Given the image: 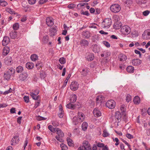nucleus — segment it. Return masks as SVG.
Instances as JSON below:
<instances>
[{
	"label": "nucleus",
	"instance_id": "obj_16",
	"mask_svg": "<svg viewBox=\"0 0 150 150\" xmlns=\"http://www.w3.org/2000/svg\"><path fill=\"white\" fill-rule=\"evenodd\" d=\"M54 24V19L53 18L51 17H47V26H51Z\"/></svg>",
	"mask_w": 150,
	"mask_h": 150
},
{
	"label": "nucleus",
	"instance_id": "obj_57",
	"mask_svg": "<svg viewBox=\"0 0 150 150\" xmlns=\"http://www.w3.org/2000/svg\"><path fill=\"white\" fill-rule=\"evenodd\" d=\"M52 124L53 126H57L59 125V122L56 121H53L52 122Z\"/></svg>",
	"mask_w": 150,
	"mask_h": 150
},
{
	"label": "nucleus",
	"instance_id": "obj_9",
	"mask_svg": "<svg viewBox=\"0 0 150 150\" xmlns=\"http://www.w3.org/2000/svg\"><path fill=\"white\" fill-rule=\"evenodd\" d=\"M4 62L6 65H11L13 63V60L11 57L8 56L4 59Z\"/></svg>",
	"mask_w": 150,
	"mask_h": 150
},
{
	"label": "nucleus",
	"instance_id": "obj_7",
	"mask_svg": "<svg viewBox=\"0 0 150 150\" xmlns=\"http://www.w3.org/2000/svg\"><path fill=\"white\" fill-rule=\"evenodd\" d=\"M143 38L145 40H148L150 39V29H148L144 32L142 35Z\"/></svg>",
	"mask_w": 150,
	"mask_h": 150
},
{
	"label": "nucleus",
	"instance_id": "obj_53",
	"mask_svg": "<svg viewBox=\"0 0 150 150\" xmlns=\"http://www.w3.org/2000/svg\"><path fill=\"white\" fill-rule=\"evenodd\" d=\"M113 20L114 22L117 21H120L119 16H113Z\"/></svg>",
	"mask_w": 150,
	"mask_h": 150
},
{
	"label": "nucleus",
	"instance_id": "obj_62",
	"mask_svg": "<svg viewBox=\"0 0 150 150\" xmlns=\"http://www.w3.org/2000/svg\"><path fill=\"white\" fill-rule=\"evenodd\" d=\"M46 118H45L44 117L40 116H38L37 117V119L38 120H45Z\"/></svg>",
	"mask_w": 150,
	"mask_h": 150
},
{
	"label": "nucleus",
	"instance_id": "obj_41",
	"mask_svg": "<svg viewBox=\"0 0 150 150\" xmlns=\"http://www.w3.org/2000/svg\"><path fill=\"white\" fill-rule=\"evenodd\" d=\"M77 98V97L75 94L73 95L72 96L70 99V102L71 103H74L76 101Z\"/></svg>",
	"mask_w": 150,
	"mask_h": 150
},
{
	"label": "nucleus",
	"instance_id": "obj_14",
	"mask_svg": "<svg viewBox=\"0 0 150 150\" xmlns=\"http://www.w3.org/2000/svg\"><path fill=\"white\" fill-rule=\"evenodd\" d=\"M111 53L109 51L105 50L102 52V53L101 54V57L107 58L110 55Z\"/></svg>",
	"mask_w": 150,
	"mask_h": 150
},
{
	"label": "nucleus",
	"instance_id": "obj_30",
	"mask_svg": "<svg viewBox=\"0 0 150 150\" xmlns=\"http://www.w3.org/2000/svg\"><path fill=\"white\" fill-rule=\"evenodd\" d=\"M9 48L6 47H4L3 49V55L4 56L7 55L9 53Z\"/></svg>",
	"mask_w": 150,
	"mask_h": 150
},
{
	"label": "nucleus",
	"instance_id": "obj_60",
	"mask_svg": "<svg viewBox=\"0 0 150 150\" xmlns=\"http://www.w3.org/2000/svg\"><path fill=\"white\" fill-rule=\"evenodd\" d=\"M150 13V11L148 10H146L144 11L143 12V14L145 16H146L149 14Z\"/></svg>",
	"mask_w": 150,
	"mask_h": 150
},
{
	"label": "nucleus",
	"instance_id": "obj_25",
	"mask_svg": "<svg viewBox=\"0 0 150 150\" xmlns=\"http://www.w3.org/2000/svg\"><path fill=\"white\" fill-rule=\"evenodd\" d=\"M93 113L96 117H98L101 116V113L100 111L97 109H95L93 110Z\"/></svg>",
	"mask_w": 150,
	"mask_h": 150
},
{
	"label": "nucleus",
	"instance_id": "obj_26",
	"mask_svg": "<svg viewBox=\"0 0 150 150\" xmlns=\"http://www.w3.org/2000/svg\"><path fill=\"white\" fill-rule=\"evenodd\" d=\"M80 44L81 46L86 47L88 45L89 42L87 40L83 39L81 40Z\"/></svg>",
	"mask_w": 150,
	"mask_h": 150
},
{
	"label": "nucleus",
	"instance_id": "obj_11",
	"mask_svg": "<svg viewBox=\"0 0 150 150\" xmlns=\"http://www.w3.org/2000/svg\"><path fill=\"white\" fill-rule=\"evenodd\" d=\"M86 55L85 58L88 61H92L94 58V54L92 53H88L86 54Z\"/></svg>",
	"mask_w": 150,
	"mask_h": 150
},
{
	"label": "nucleus",
	"instance_id": "obj_28",
	"mask_svg": "<svg viewBox=\"0 0 150 150\" xmlns=\"http://www.w3.org/2000/svg\"><path fill=\"white\" fill-rule=\"evenodd\" d=\"M83 145L82 146H83L85 148H86L87 150H90L91 149V147L90 146V144L88 143V141H84L83 142Z\"/></svg>",
	"mask_w": 150,
	"mask_h": 150
},
{
	"label": "nucleus",
	"instance_id": "obj_61",
	"mask_svg": "<svg viewBox=\"0 0 150 150\" xmlns=\"http://www.w3.org/2000/svg\"><path fill=\"white\" fill-rule=\"evenodd\" d=\"M25 102L28 103L29 101V97L28 96H25L23 98Z\"/></svg>",
	"mask_w": 150,
	"mask_h": 150
},
{
	"label": "nucleus",
	"instance_id": "obj_33",
	"mask_svg": "<svg viewBox=\"0 0 150 150\" xmlns=\"http://www.w3.org/2000/svg\"><path fill=\"white\" fill-rule=\"evenodd\" d=\"M89 72V71L88 69L87 68H86L83 69L82 71H81V73L82 75L83 76H85L87 75Z\"/></svg>",
	"mask_w": 150,
	"mask_h": 150
},
{
	"label": "nucleus",
	"instance_id": "obj_34",
	"mask_svg": "<svg viewBox=\"0 0 150 150\" xmlns=\"http://www.w3.org/2000/svg\"><path fill=\"white\" fill-rule=\"evenodd\" d=\"M126 70L128 72L133 73L134 72V68L133 67L131 66H129L127 67Z\"/></svg>",
	"mask_w": 150,
	"mask_h": 150
},
{
	"label": "nucleus",
	"instance_id": "obj_27",
	"mask_svg": "<svg viewBox=\"0 0 150 150\" xmlns=\"http://www.w3.org/2000/svg\"><path fill=\"white\" fill-rule=\"evenodd\" d=\"M118 58L120 61H124L127 59V56L124 54H119Z\"/></svg>",
	"mask_w": 150,
	"mask_h": 150
},
{
	"label": "nucleus",
	"instance_id": "obj_49",
	"mask_svg": "<svg viewBox=\"0 0 150 150\" xmlns=\"http://www.w3.org/2000/svg\"><path fill=\"white\" fill-rule=\"evenodd\" d=\"M110 135V134L107 132L106 130H104L103 131V136L104 137H107Z\"/></svg>",
	"mask_w": 150,
	"mask_h": 150
},
{
	"label": "nucleus",
	"instance_id": "obj_17",
	"mask_svg": "<svg viewBox=\"0 0 150 150\" xmlns=\"http://www.w3.org/2000/svg\"><path fill=\"white\" fill-rule=\"evenodd\" d=\"M5 71L11 75L14 74L15 72V69L12 67L8 68Z\"/></svg>",
	"mask_w": 150,
	"mask_h": 150
},
{
	"label": "nucleus",
	"instance_id": "obj_1",
	"mask_svg": "<svg viewBox=\"0 0 150 150\" xmlns=\"http://www.w3.org/2000/svg\"><path fill=\"white\" fill-rule=\"evenodd\" d=\"M56 132L57 134L55 137L57 139L61 142H64V140L62 138L63 137L64 135V133L59 128H56Z\"/></svg>",
	"mask_w": 150,
	"mask_h": 150
},
{
	"label": "nucleus",
	"instance_id": "obj_20",
	"mask_svg": "<svg viewBox=\"0 0 150 150\" xmlns=\"http://www.w3.org/2000/svg\"><path fill=\"white\" fill-rule=\"evenodd\" d=\"M141 62V61L138 59H134L132 60V63L134 66L139 65Z\"/></svg>",
	"mask_w": 150,
	"mask_h": 150
},
{
	"label": "nucleus",
	"instance_id": "obj_63",
	"mask_svg": "<svg viewBox=\"0 0 150 150\" xmlns=\"http://www.w3.org/2000/svg\"><path fill=\"white\" fill-rule=\"evenodd\" d=\"M7 3L5 1V0L3 2L1 3L0 4L1 6L3 7H5L7 6Z\"/></svg>",
	"mask_w": 150,
	"mask_h": 150
},
{
	"label": "nucleus",
	"instance_id": "obj_46",
	"mask_svg": "<svg viewBox=\"0 0 150 150\" xmlns=\"http://www.w3.org/2000/svg\"><path fill=\"white\" fill-rule=\"evenodd\" d=\"M48 128L52 132L54 133L56 132V128H54L52 125H49Z\"/></svg>",
	"mask_w": 150,
	"mask_h": 150
},
{
	"label": "nucleus",
	"instance_id": "obj_10",
	"mask_svg": "<svg viewBox=\"0 0 150 150\" xmlns=\"http://www.w3.org/2000/svg\"><path fill=\"white\" fill-rule=\"evenodd\" d=\"M28 76V74L27 72H24L20 74L19 76V78L20 80L23 81L26 80Z\"/></svg>",
	"mask_w": 150,
	"mask_h": 150
},
{
	"label": "nucleus",
	"instance_id": "obj_51",
	"mask_svg": "<svg viewBox=\"0 0 150 150\" xmlns=\"http://www.w3.org/2000/svg\"><path fill=\"white\" fill-rule=\"evenodd\" d=\"M70 78V76H69V75L67 77L66 80H65L64 81V83L62 86V87H65L66 86L67 83V82H68V80Z\"/></svg>",
	"mask_w": 150,
	"mask_h": 150
},
{
	"label": "nucleus",
	"instance_id": "obj_5",
	"mask_svg": "<svg viewBox=\"0 0 150 150\" xmlns=\"http://www.w3.org/2000/svg\"><path fill=\"white\" fill-rule=\"evenodd\" d=\"M106 106L109 108L112 109L114 108L115 106V101L112 100H108L106 104Z\"/></svg>",
	"mask_w": 150,
	"mask_h": 150
},
{
	"label": "nucleus",
	"instance_id": "obj_44",
	"mask_svg": "<svg viewBox=\"0 0 150 150\" xmlns=\"http://www.w3.org/2000/svg\"><path fill=\"white\" fill-rule=\"evenodd\" d=\"M60 146L62 150H67L68 149L67 146L63 143L61 144Z\"/></svg>",
	"mask_w": 150,
	"mask_h": 150
},
{
	"label": "nucleus",
	"instance_id": "obj_13",
	"mask_svg": "<svg viewBox=\"0 0 150 150\" xmlns=\"http://www.w3.org/2000/svg\"><path fill=\"white\" fill-rule=\"evenodd\" d=\"M10 42V39L9 37L5 36L4 37L2 42V44L3 46H5L8 45Z\"/></svg>",
	"mask_w": 150,
	"mask_h": 150
},
{
	"label": "nucleus",
	"instance_id": "obj_24",
	"mask_svg": "<svg viewBox=\"0 0 150 150\" xmlns=\"http://www.w3.org/2000/svg\"><path fill=\"white\" fill-rule=\"evenodd\" d=\"M105 99L104 97L102 95L98 96L96 99V101L98 103H101L103 102Z\"/></svg>",
	"mask_w": 150,
	"mask_h": 150
},
{
	"label": "nucleus",
	"instance_id": "obj_39",
	"mask_svg": "<svg viewBox=\"0 0 150 150\" xmlns=\"http://www.w3.org/2000/svg\"><path fill=\"white\" fill-rule=\"evenodd\" d=\"M30 96L33 98V99L36 100H40V97L39 96H36L37 95H35L34 94H33V93H30Z\"/></svg>",
	"mask_w": 150,
	"mask_h": 150
},
{
	"label": "nucleus",
	"instance_id": "obj_54",
	"mask_svg": "<svg viewBox=\"0 0 150 150\" xmlns=\"http://www.w3.org/2000/svg\"><path fill=\"white\" fill-rule=\"evenodd\" d=\"M76 5L74 4H69L68 6V7L69 9H74Z\"/></svg>",
	"mask_w": 150,
	"mask_h": 150
},
{
	"label": "nucleus",
	"instance_id": "obj_18",
	"mask_svg": "<svg viewBox=\"0 0 150 150\" xmlns=\"http://www.w3.org/2000/svg\"><path fill=\"white\" fill-rule=\"evenodd\" d=\"M122 116L120 112L119 111L116 112L115 115V119L117 120L119 122L121 120Z\"/></svg>",
	"mask_w": 150,
	"mask_h": 150
},
{
	"label": "nucleus",
	"instance_id": "obj_47",
	"mask_svg": "<svg viewBox=\"0 0 150 150\" xmlns=\"http://www.w3.org/2000/svg\"><path fill=\"white\" fill-rule=\"evenodd\" d=\"M59 61L61 64H64L66 62L65 59L63 57L60 58L59 59Z\"/></svg>",
	"mask_w": 150,
	"mask_h": 150
},
{
	"label": "nucleus",
	"instance_id": "obj_50",
	"mask_svg": "<svg viewBox=\"0 0 150 150\" xmlns=\"http://www.w3.org/2000/svg\"><path fill=\"white\" fill-rule=\"evenodd\" d=\"M19 27V25L18 23H16L14 24L13 25V28L15 30L18 29Z\"/></svg>",
	"mask_w": 150,
	"mask_h": 150
},
{
	"label": "nucleus",
	"instance_id": "obj_38",
	"mask_svg": "<svg viewBox=\"0 0 150 150\" xmlns=\"http://www.w3.org/2000/svg\"><path fill=\"white\" fill-rule=\"evenodd\" d=\"M16 71L18 73L22 72L23 70V67L20 66H18L16 68Z\"/></svg>",
	"mask_w": 150,
	"mask_h": 150
},
{
	"label": "nucleus",
	"instance_id": "obj_64",
	"mask_svg": "<svg viewBox=\"0 0 150 150\" xmlns=\"http://www.w3.org/2000/svg\"><path fill=\"white\" fill-rule=\"evenodd\" d=\"M97 146L99 147H103L104 146V144L103 143H98L97 145Z\"/></svg>",
	"mask_w": 150,
	"mask_h": 150
},
{
	"label": "nucleus",
	"instance_id": "obj_59",
	"mask_svg": "<svg viewBox=\"0 0 150 150\" xmlns=\"http://www.w3.org/2000/svg\"><path fill=\"white\" fill-rule=\"evenodd\" d=\"M47 37V35H45L43 37L42 42L44 44H46L47 43V39H46Z\"/></svg>",
	"mask_w": 150,
	"mask_h": 150
},
{
	"label": "nucleus",
	"instance_id": "obj_32",
	"mask_svg": "<svg viewBox=\"0 0 150 150\" xmlns=\"http://www.w3.org/2000/svg\"><path fill=\"white\" fill-rule=\"evenodd\" d=\"M34 66V64L31 62H28L26 64V67L28 69H33Z\"/></svg>",
	"mask_w": 150,
	"mask_h": 150
},
{
	"label": "nucleus",
	"instance_id": "obj_8",
	"mask_svg": "<svg viewBox=\"0 0 150 150\" xmlns=\"http://www.w3.org/2000/svg\"><path fill=\"white\" fill-rule=\"evenodd\" d=\"M57 27L56 26L52 27L49 30V35L51 37H53L57 34Z\"/></svg>",
	"mask_w": 150,
	"mask_h": 150
},
{
	"label": "nucleus",
	"instance_id": "obj_21",
	"mask_svg": "<svg viewBox=\"0 0 150 150\" xmlns=\"http://www.w3.org/2000/svg\"><path fill=\"white\" fill-rule=\"evenodd\" d=\"M82 35L84 36L85 38H89L90 36V33L89 31L88 30H86L83 32Z\"/></svg>",
	"mask_w": 150,
	"mask_h": 150
},
{
	"label": "nucleus",
	"instance_id": "obj_2",
	"mask_svg": "<svg viewBox=\"0 0 150 150\" xmlns=\"http://www.w3.org/2000/svg\"><path fill=\"white\" fill-rule=\"evenodd\" d=\"M112 20L110 18H105L102 23V27L103 28H108L111 25Z\"/></svg>",
	"mask_w": 150,
	"mask_h": 150
},
{
	"label": "nucleus",
	"instance_id": "obj_6",
	"mask_svg": "<svg viewBox=\"0 0 150 150\" xmlns=\"http://www.w3.org/2000/svg\"><path fill=\"white\" fill-rule=\"evenodd\" d=\"M79 84L78 82L74 81L72 82L70 85L71 89L73 91L77 90L79 88Z\"/></svg>",
	"mask_w": 150,
	"mask_h": 150
},
{
	"label": "nucleus",
	"instance_id": "obj_35",
	"mask_svg": "<svg viewBox=\"0 0 150 150\" xmlns=\"http://www.w3.org/2000/svg\"><path fill=\"white\" fill-rule=\"evenodd\" d=\"M67 141L68 145L70 146H74V144L72 140L70 138L68 137L67 139Z\"/></svg>",
	"mask_w": 150,
	"mask_h": 150
},
{
	"label": "nucleus",
	"instance_id": "obj_56",
	"mask_svg": "<svg viewBox=\"0 0 150 150\" xmlns=\"http://www.w3.org/2000/svg\"><path fill=\"white\" fill-rule=\"evenodd\" d=\"M12 91L13 90L11 88H10L9 90L5 91L4 92L3 94L5 95L10 93L12 92Z\"/></svg>",
	"mask_w": 150,
	"mask_h": 150
},
{
	"label": "nucleus",
	"instance_id": "obj_23",
	"mask_svg": "<svg viewBox=\"0 0 150 150\" xmlns=\"http://www.w3.org/2000/svg\"><path fill=\"white\" fill-rule=\"evenodd\" d=\"M59 112L58 114V116L59 118H62L63 117L64 115V111L62 109V107L61 105L59 106Z\"/></svg>",
	"mask_w": 150,
	"mask_h": 150
},
{
	"label": "nucleus",
	"instance_id": "obj_29",
	"mask_svg": "<svg viewBox=\"0 0 150 150\" xmlns=\"http://www.w3.org/2000/svg\"><path fill=\"white\" fill-rule=\"evenodd\" d=\"M93 51L95 53H98L100 51V48L97 45H93Z\"/></svg>",
	"mask_w": 150,
	"mask_h": 150
},
{
	"label": "nucleus",
	"instance_id": "obj_45",
	"mask_svg": "<svg viewBox=\"0 0 150 150\" xmlns=\"http://www.w3.org/2000/svg\"><path fill=\"white\" fill-rule=\"evenodd\" d=\"M136 2L139 4H144L146 3V0H136Z\"/></svg>",
	"mask_w": 150,
	"mask_h": 150
},
{
	"label": "nucleus",
	"instance_id": "obj_55",
	"mask_svg": "<svg viewBox=\"0 0 150 150\" xmlns=\"http://www.w3.org/2000/svg\"><path fill=\"white\" fill-rule=\"evenodd\" d=\"M131 99V96L129 95V94H128L127 95V97H126V101L127 102H129V101H130Z\"/></svg>",
	"mask_w": 150,
	"mask_h": 150
},
{
	"label": "nucleus",
	"instance_id": "obj_12",
	"mask_svg": "<svg viewBox=\"0 0 150 150\" xmlns=\"http://www.w3.org/2000/svg\"><path fill=\"white\" fill-rule=\"evenodd\" d=\"M19 141V137L17 136L13 137L11 142V145H14L17 144Z\"/></svg>",
	"mask_w": 150,
	"mask_h": 150
},
{
	"label": "nucleus",
	"instance_id": "obj_40",
	"mask_svg": "<svg viewBox=\"0 0 150 150\" xmlns=\"http://www.w3.org/2000/svg\"><path fill=\"white\" fill-rule=\"evenodd\" d=\"M82 129L83 131L86 130L87 128L88 124L86 122H83L82 124Z\"/></svg>",
	"mask_w": 150,
	"mask_h": 150
},
{
	"label": "nucleus",
	"instance_id": "obj_4",
	"mask_svg": "<svg viewBox=\"0 0 150 150\" xmlns=\"http://www.w3.org/2000/svg\"><path fill=\"white\" fill-rule=\"evenodd\" d=\"M110 10L112 12L117 13L119 12L121 9L120 6L117 4H112L110 7Z\"/></svg>",
	"mask_w": 150,
	"mask_h": 150
},
{
	"label": "nucleus",
	"instance_id": "obj_22",
	"mask_svg": "<svg viewBox=\"0 0 150 150\" xmlns=\"http://www.w3.org/2000/svg\"><path fill=\"white\" fill-rule=\"evenodd\" d=\"M10 37L11 39H17V32L16 31H12L10 33Z\"/></svg>",
	"mask_w": 150,
	"mask_h": 150
},
{
	"label": "nucleus",
	"instance_id": "obj_31",
	"mask_svg": "<svg viewBox=\"0 0 150 150\" xmlns=\"http://www.w3.org/2000/svg\"><path fill=\"white\" fill-rule=\"evenodd\" d=\"M72 122L74 125H76L80 122L79 118L76 116L74 117L72 120Z\"/></svg>",
	"mask_w": 150,
	"mask_h": 150
},
{
	"label": "nucleus",
	"instance_id": "obj_36",
	"mask_svg": "<svg viewBox=\"0 0 150 150\" xmlns=\"http://www.w3.org/2000/svg\"><path fill=\"white\" fill-rule=\"evenodd\" d=\"M67 107L69 109H74L76 107V106L73 104L71 103H69L67 105Z\"/></svg>",
	"mask_w": 150,
	"mask_h": 150
},
{
	"label": "nucleus",
	"instance_id": "obj_37",
	"mask_svg": "<svg viewBox=\"0 0 150 150\" xmlns=\"http://www.w3.org/2000/svg\"><path fill=\"white\" fill-rule=\"evenodd\" d=\"M133 101L134 103L136 104H138L140 102V99L138 96H135L134 99Z\"/></svg>",
	"mask_w": 150,
	"mask_h": 150
},
{
	"label": "nucleus",
	"instance_id": "obj_43",
	"mask_svg": "<svg viewBox=\"0 0 150 150\" xmlns=\"http://www.w3.org/2000/svg\"><path fill=\"white\" fill-rule=\"evenodd\" d=\"M31 60L33 61H35L38 59V56L36 54H32L30 57Z\"/></svg>",
	"mask_w": 150,
	"mask_h": 150
},
{
	"label": "nucleus",
	"instance_id": "obj_15",
	"mask_svg": "<svg viewBox=\"0 0 150 150\" xmlns=\"http://www.w3.org/2000/svg\"><path fill=\"white\" fill-rule=\"evenodd\" d=\"M78 117L79 119L80 122H81L84 120L85 116L83 113L79 112L78 113Z\"/></svg>",
	"mask_w": 150,
	"mask_h": 150
},
{
	"label": "nucleus",
	"instance_id": "obj_52",
	"mask_svg": "<svg viewBox=\"0 0 150 150\" xmlns=\"http://www.w3.org/2000/svg\"><path fill=\"white\" fill-rule=\"evenodd\" d=\"M103 44L107 47L109 48L110 47V44L107 41H105L103 42Z\"/></svg>",
	"mask_w": 150,
	"mask_h": 150
},
{
	"label": "nucleus",
	"instance_id": "obj_19",
	"mask_svg": "<svg viewBox=\"0 0 150 150\" xmlns=\"http://www.w3.org/2000/svg\"><path fill=\"white\" fill-rule=\"evenodd\" d=\"M122 26V24L120 21H117L114 22L113 27L115 29H119Z\"/></svg>",
	"mask_w": 150,
	"mask_h": 150
},
{
	"label": "nucleus",
	"instance_id": "obj_48",
	"mask_svg": "<svg viewBox=\"0 0 150 150\" xmlns=\"http://www.w3.org/2000/svg\"><path fill=\"white\" fill-rule=\"evenodd\" d=\"M81 13L83 15H86L87 16L89 15V13L87 11L84 12L83 10H82L81 11Z\"/></svg>",
	"mask_w": 150,
	"mask_h": 150
},
{
	"label": "nucleus",
	"instance_id": "obj_3",
	"mask_svg": "<svg viewBox=\"0 0 150 150\" xmlns=\"http://www.w3.org/2000/svg\"><path fill=\"white\" fill-rule=\"evenodd\" d=\"M131 30L130 27L129 26L126 25L123 26L120 30L122 34L124 35H128L129 34Z\"/></svg>",
	"mask_w": 150,
	"mask_h": 150
},
{
	"label": "nucleus",
	"instance_id": "obj_58",
	"mask_svg": "<svg viewBox=\"0 0 150 150\" xmlns=\"http://www.w3.org/2000/svg\"><path fill=\"white\" fill-rule=\"evenodd\" d=\"M40 102V100H36L35 102V105L34 107V108L35 109L36 108L39 106Z\"/></svg>",
	"mask_w": 150,
	"mask_h": 150
},
{
	"label": "nucleus",
	"instance_id": "obj_42",
	"mask_svg": "<svg viewBox=\"0 0 150 150\" xmlns=\"http://www.w3.org/2000/svg\"><path fill=\"white\" fill-rule=\"evenodd\" d=\"M11 76V75L9 74H8L5 71L4 73V77L7 80L9 79Z\"/></svg>",
	"mask_w": 150,
	"mask_h": 150
}]
</instances>
